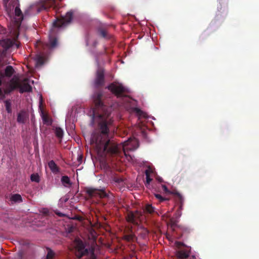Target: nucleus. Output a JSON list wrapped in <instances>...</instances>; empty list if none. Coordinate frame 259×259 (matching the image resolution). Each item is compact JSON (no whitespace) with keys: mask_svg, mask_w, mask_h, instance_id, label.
<instances>
[{"mask_svg":"<svg viewBox=\"0 0 259 259\" xmlns=\"http://www.w3.org/2000/svg\"><path fill=\"white\" fill-rule=\"evenodd\" d=\"M92 99L94 104V107L92 109L93 119L98 122L100 132L92 134L90 142L96 148L97 153L101 157H106L107 155L121 156L123 153L126 158H131L130 155H127L126 149H128L130 144L137 142V140L129 138L121 146L109 139V125L113 122L112 108L106 105L102 91L95 92ZM128 149H132L131 148Z\"/></svg>","mask_w":259,"mask_h":259,"instance_id":"obj_1","label":"nucleus"},{"mask_svg":"<svg viewBox=\"0 0 259 259\" xmlns=\"http://www.w3.org/2000/svg\"><path fill=\"white\" fill-rule=\"evenodd\" d=\"M75 255L77 258H81L83 256H85V259L97 258L95 247L93 246L85 247L84 243L82 241L77 242L75 247Z\"/></svg>","mask_w":259,"mask_h":259,"instance_id":"obj_2","label":"nucleus"},{"mask_svg":"<svg viewBox=\"0 0 259 259\" xmlns=\"http://www.w3.org/2000/svg\"><path fill=\"white\" fill-rule=\"evenodd\" d=\"M109 91L117 97H126L128 91L123 84L117 82H113L107 87Z\"/></svg>","mask_w":259,"mask_h":259,"instance_id":"obj_3","label":"nucleus"},{"mask_svg":"<svg viewBox=\"0 0 259 259\" xmlns=\"http://www.w3.org/2000/svg\"><path fill=\"white\" fill-rule=\"evenodd\" d=\"M15 39H11L10 38H6V39H0V55H6L7 50L11 48L12 46H14L15 44ZM16 47H19L20 46L19 43L15 44Z\"/></svg>","mask_w":259,"mask_h":259,"instance_id":"obj_4","label":"nucleus"},{"mask_svg":"<svg viewBox=\"0 0 259 259\" xmlns=\"http://www.w3.org/2000/svg\"><path fill=\"white\" fill-rule=\"evenodd\" d=\"M105 71L100 67L97 70L94 85L95 88L102 87L105 84Z\"/></svg>","mask_w":259,"mask_h":259,"instance_id":"obj_5","label":"nucleus"},{"mask_svg":"<svg viewBox=\"0 0 259 259\" xmlns=\"http://www.w3.org/2000/svg\"><path fill=\"white\" fill-rule=\"evenodd\" d=\"M73 19L72 12H67L65 16H62L59 19L56 20L53 23L54 26L57 27L61 26H65L71 22Z\"/></svg>","mask_w":259,"mask_h":259,"instance_id":"obj_6","label":"nucleus"},{"mask_svg":"<svg viewBox=\"0 0 259 259\" xmlns=\"http://www.w3.org/2000/svg\"><path fill=\"white\" fill-rule=\"evenodd\" d=\"M85 192L90 197L93 196H99L101 198L108 197V193H106L105 189H97V188H93V187H87Z\"/></svg>","mask_w":259,"mask_h":259,"instance_id":"obj_7","label":"nucleus"},{"mask_svg":"<svg viewBox=\"0 0 259 259\" xmlns=\"http://www.w3.org/2000/svg\"><path fill=\"white\" fill-rule=\"evenodd\" d=\"M143 214V212L139 211V210H135L134 212L130 211L126 216V220L129 223H132L135 225H138V220L140 219L141 217H142Z\"/></svg>","mask_w":259,"mask_h":259,"instance_id":"obj_8","label":"nucleus"},{"mask_svg":"<svg viewBox=\"0 0 259 259\" xmlns=\"http://www.w3.org/2000/svg\"><path fill=\"white\" fill-rule=\"evenodd\" d=\"M3 64L1 61L0 60V86L3 84V80L4 79V76H7L8 77H10L13 75L15 72V70L14 69L13 66H6L5 69V73L2 72L1 70V68L3 66Z\"/></svg>","mask_w":259,"mask_h":259,"instance_id":"obj_9","label":"nucleus"},{"mask_svg":"<svg viewBox=\"0 0 259 259\" xmlns=\"http://www.w3.org/2000/svg\"><path fill=\"white\" fill-rule=\"evenodd\" d=\"M32 91V87L29 84V78H23L22 80L20 79L19 92L20 93L23 92H31Z\"/></svg>","mask_w":259,"mask_h":259,"instance_id":"obj_10","label":"nucleus"},{"mask_svg":"<svg viewBox=\"0 0 259 259\" xmlns=\"http://www.w3.org/2000/svg\"><path fill=\"white\" fill-rule=\"evenodd\" d=\"M175 199L177 204L179 205V207L177 211V214H178V217H180V215L182 214V210L183 208L184 199L183 197V196H182L180 193H175Z\"/></svg>","mask_w":259,"mask_h":259,"instance_id":"obj_11","label":"nucleus"},{"mask_svg":"<svg viewBox=\"0 0 259 259\" xmlns=\"http://www.w3.org/2000/svg\"><path fill=\"white\" fill-rule=\"evenodd\" d=\"M176 255L179 259H197L195 255H190V251H187L185 249L178 250L176 253Z\"/></svg>","mask_w":259,"mask_h":259,"instance_id":"obj_12","label":"nucleus"},{"mask_svg":"<svg viewBox=\"0 0 259 259\" xmlns=\"http://www.w3.org/2000/svg\"><path fill=\"white\" fill-rule=\"evenodd\" d=\"M11 92L19 89L20 90V78L14 77L10 80Z\"/></svg>","mask_w":259,"mask_h":259,"instance_id":"obj_13","label":"nucleus"},{"mask_svg":"<svg viewBox=\"0 0 259 259\" xmlns=\"http://www.w3.org/2000/svg\"><path fill=\"white\" fill-rule=\"evenodd\" d=\"M54 6H56V0H46L40 6L39 10L48 9V8L54 7Z\"/></svg>","mask_w":259,"mask_h":259,"instance_id":"obj_14","label":"nucleus"},{"mask_svg":"<svg viewBox=\"0 0 259 259\" xmlns=\"http://www.w3.org/2000/svg\"><path fill=\"white\" fill-rule=\"evenodd\" d=\"M178 228L180 230V237H188L191 232L190 229L185 227V226H179Z\"/></svg>","mask_w":259,"mask_h":259,"instance_id":"obj_15","label":"nucleus"},{"mask_svg":"<svg viewBox=\"0 0 259 259\" xmlns=\"http://www.w3.org/2000/svg\"><path fill=\"white\" fill-rule=\"evenodd\" d=\"M48 166L52 172H60V168L59 166H57V164L55 163V161H53V160H52L51 161L49 162Z\"/></svg>","mask_w":259,"mask_h":259,"instance_id":"obj_16","label":"nucleus"},{"mask_svg":"<svg viewBox=\"0 0 259 259\" xmlns=\"http://www.w3.org/2000/svg\"><path fill=\"white\" fill-rule=\"evenodd\" d=\"M26 120V113L25 110H20L17 115V121L19 123H25Z\"/></svg>","mask_w":259,"mask_h":259,"instance_id":"obj_17","label":"nucleus"},{"mask_svg":"<svg viewBox=\"0 0 259 259\" xmlns=\"http://www.w3.org/2000/svg\"><path fill=\"white\" fill-rule=\"evenodd\" d=\"M129 232L130 233L128 234H125V235H124L123 239L127 241H133L134 239H135L136 236L133 232L132 228L129 229Z\"/></svg>","mask_w":259,"mask_h":259,"instance_id":"obj_18","label":"nucleus"},{"mask_svg":"<svg viewBox=\"0 0 259 259\" xmlns=\"http://www.w3.org/2000/svg\"><path fill=\"white\" fill-rule=\"evenodd\" d=\"M155 211V208L153 206L152 204H147L144 208V212L149 213V214H153Z\"/></svg>","mask_w":259,"mask_h":259,"instance_id":"obj_19","label":"nucleus"},{"mask_svg":"<svg viewBox=\"0 0 259 259\" xmlns=\"http://www.w3.org/2000/svg\"><path fill=\"white\" fill-rule=\"evenodd\" d=\"M11 200L14 202H22L23 198L20 194H18V193H16L15 194H13L11 196L10 198Z\"/></svg>","mask_w":259,"mask_h":259,"instance_id":"obj_20","label":"nucleus"},{"mask_svg":"<svg viewBox=\"0 0 259 259\" xmlns=\"http://www.w3.org/2000/svg\"><path fill=\"white\" fill-rule=\"evenodd\" d=\"M58 45V39L55 37H53V38H50V44H47V46L50 47V48H54Z\"/></svg>","mask_w":259,"mask_h":259,"instance_id":"obj_21","label":"nucleus"},{"mask_svg":"<svg viewBox=\"0 0 259 259\" xmlns=\"http://www.w3.org/2000/svg\"><path fill=\"white\" fill-rule=\"evenodd\" d=\"M6 110L8 113H12L11 101L10 99H7L4 101Z\"/></svg>","mask_w":259,"mask_h":259,"instance_id":"obj_22","label":"nucleus"},{"mask_svg":"<svg viewBox=\"0 0 259 259\" xmlns=\"http://www.w3.org/2000/svg\"><path fill=\"white\" fill-rule=\"evenodd\" d=\"M55 133L56 135L58 138H62L63 136V131L62 128H60V127H57L55 128Z\"/></svg>","mask_w":259,"mask_h":259,"instance_id":"obj_23","label":"nucleus"},{"mask_svg":"<svg viewBox=\"0 0 259 259\" xmlns=\"http://www.w3.org/2000/svg\"><path fill=\"white\" fill-rule=\"evenodd\" d=\"M35 60L36 61V64H42L44 63V58L42 55H36L35 56Z\"/></svg>","mask_w":259,"mask_h":259,"instance_id":"obj_24","label":"nucleus"},{"mask_svg":"<svg viewBox=\"0 0 259 259\" xmlns=\"http://www.w3.org/2000/svg\"><path fill=\"white\" fill-rule=\"evenodd\" d=\"M30 179L31 181L37 182L38 183V182L40 181V177L38 174H32L31 175Z\"/></svg>","mask_w":259,"mask_h":259,"instance_id":"obj_25","label":"nucleus"},{"mask_svg":"<svg viewBox=\"0 0 259 259\" xmlns=\"http://www.w3.org/2000/svg\"><path fill=\"white\" fill-rule=\"evenodd\" d=\"M155 196L156 198H157L159 202H163V201H167V200H169V198H164V197H162L161 194H159V193H155Z\"/></svg>","mask_w":259,"mask_h":259,"instance_id":"obj_26","label":"nucleus"},{"mask_svg":"<svg viewBox=\"0 0 259 259\" xmlns=\"http://www.w3.org/2000/svg\"><path fill=\"white\" fill-rule=\"evenodd\" d=\"M98 33L102 37H105L107 36V31L105 28H98Z\"/></svg>","mask_w":259,"mask_h":259,"instance_id":"obj_27","label":"nucleus"},{"mask_svg":"<svg viewBox=\"0 0 259 259\" xmlns=\"http://www.w3.org/2000/svg\"><path fill=\"white\" fill-rule=\"evenodd\" d=\"M55 253L52 249H49L46 256V259H53Z\"/></svg>","mask_w":259,"mask_h":259,"instance_id":"obj_28","label":"nucleus"},{"mask_svg":"<svg viewBox=\"0 0 259 259\" xmlns=\"http://www.w3.org/2000/svg\"><path fill=\"white\" fill-rule=\"evenodd\" d=\"M42 118L44 122L47 123L48 125H51V124H52V121H51L49 116H46V115H44Z\"/></svg>","mask_w":259,"mask_h":259,"instance_id":"obj_29","label":"nucleus"},{"mask_svg":"<svg viewBox=\"0 0 259 259\" xmlns=\"http://www.w3.org/2000/svg\"><path fill=\"white\" fill-rule=\"evenodd\" d=\"M61 181L62 183H64V184H70V178L68 177V176H67V175L62 176Z\"/></svg>","mask_w":259,"mask_h":259,"instance_id":"obj_30","label":"nucleus"},{"mask_svg":"<svg viewBox=\"0 0 259 259\" xmlns=\"http://www.w3.org/2000/svg\"><path fill=\"white\" fill-rule=\"evenodd\" d=\"M145 176H146V182L145 183V185L146 186H148V185H149L150 184L151 181H152V179L150 178V176L149 175L148 172H145Z\"/></svg>","mask_w":259,"mask_h":259,"instance_id":"obj_31","label":"nucleus"},{"mask_svg":"<svg viewBox=\"0 0 259 259\" xmlns=\"http://www.w3.org/2000/svg\"><path fill=\"white\" fill-rule=\"evenodd\" d=\"M11 85L10 84V81L6 87V89L4 90V95L5 96V94H10L11 93Z\"/></svg>","mask_w":259,"mask_h":259,"instance_id":"obj_32","label":"nucleus"},{"mask_svg":"<svg viewBox=\"0 0 259 259\" xmlns=\"http://www.w3.org/2000/svg\"><path fill=\"white\" fill-rule=\"evenodd\" d=\"M114 181L116 182V183H118L119 184H120V183H121V182L123 181V180L122 178H118V177H115L114 178Z\"/></svg>","mask_w":259,"mask_h":259,"instance_id":"obj_33","label":"nucleus"},{"mask_svg":"<svg viewBox=\"0 0 259 259\" xmlns=\"http://www.w3.org/2000/svg\"><path fill=\"white\" fill-rule=\"evenodd\" d=\"M162 188L163 189V190L165 192H167V193H169V192H170L168 190V188L166 187V186H165V185H162Z\"/></svg>","mask_w":259,"mask_h":259,"instance_id":"obj_34","label":"nucleus"},{"mask_svg":"<svg viewBox=\"0 0 259 259\" xmlns=\"http://www.w3.org/2000/svg\"><path fill=\"white\" fill-rule=\"evenodd\" d=\"M145 171H148L149 173V175L150 176V174L151 172H153V170L152 168H151V167H148V169H146Z\"/></svg>","mask_w":259,"mask_h":259,"instance_id":"obj_35","label":"nucleus"},{"mask_svg":"<svg viewBox=\"0 0 259 259\" xmlns=\"http://www.w3.org/2000/svg\"><path fill=\"white\" fill-rule=\"evenodd\" d=\"M0 96L2 97V98H4V97H5V94L2 90V88H0Z\"/></svg>","mask_w":259,"mask_h":259,"instance_id":"obj_36","label":"nucleus"},{"mask_svg":"<svg viewBox=\"0 0 259 259\" xmlns=\"http://www.w3.org/2000/svg\"><path fill=\"white\" fill-rule=\"evenodd\" d=\"M135 110H136L137 113H138V114H142V111L141 110H140V109H138V108H136Z\"/></svg>","mask_w":259,"mask_h":259,"instance_id":"obj_37","label":"nucleus"},{"mask_svg":"<svg viewBox=\"0 0 259 259\" xmlns=\"http://www.w3.org/2000/svg\"><path fill=\"white\" fill-rule=\"evenodd\" d=\"M176 243L177 244L178 246H181V245H184L183 243H181V242H177Z\"/></svg>","mask_w":259,"mask_h":259,"instance_id":"obj_38","label":"nucleus"},{"mask_svg":"<svg viewBox=\"0 0 259 259\" xmlns=\"http://www.w3.org/2000/svg\"><path fill=\"white\" fill-rule=\"evenodd\" d=\"M82 159V155H79V157L78 158V161H81Z\"/></svg>","mask_w":259,"mask_h":259,"instance_id":"obj_39","label":"nucleus"},{"mask_svg":"<svg viewBox=\"0 0 259 259\" xmlns=\"http://www.w3.org/2000/svg\"><path fill=\"white\" fill-rule=\"evenodd\" d=\"M176 226H177V225H176V223H172V227L174 228V229H175V228L176 227Z\"/></svg>","mask_w":259,"mask_h":259,"instance_id":"obj_40","label":"nucleus"},{"mask_svg":"<svg viewBox=\"0 0 259 259\" xmlns=\"http://www.w3.org/2000/svg\"><path fill=\"white\" fill-rule=\"evenodd\" d=\"M41 102H42V98L41 97L40 100V105L41 104Z\"/></svg>","mask_w":259,"mask_h":259,"instance_id":"obj_41","label":"nucleus"},{"mask_svg":"<svg viewBox=\"0 0 259 259\" xmlns=\"http://www.w3.org/2000/svg\"><path fill=\"white\" fill-rule=\"evenodd\" d=\"M58 214H59V215L60 217H61V215H62V213H58Z\"/></svg>","mask_w":259,"mask_h":259,"instance_id":"obj_42","label":"nucleus"},{"mask_svg":"<svg viewBox=\"0 0 259 259\" xmlns=\"http://www.w3.org/2000/svg\"><path fill=\"white\" fill-rule=\"evenodd\" d=\"M39 44H40V46H43V45H42V43H41V42H39Z\"/></svg>","mask_w":259,"mask_h":259,"instance_id":"obj_43","label":"nucleus"},{"mask_svg":"<svg viewBox=\"0 0 259 259\" xmlns=\"http://www.w3.org/2000/svg\"><path fill=\"white\" fill-rule=\"evenodd\" d=\"M97 42H95V45H96V44H97Z\"/></svg>","mask_w":259,"mask_h":259,"instance_id":"obj_44","label":"nucleus"}]
</instances>
